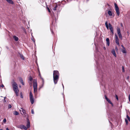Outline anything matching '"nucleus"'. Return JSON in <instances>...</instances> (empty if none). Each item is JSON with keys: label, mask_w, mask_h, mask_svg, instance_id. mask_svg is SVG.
Instances as JSON below:
<instances>
[{"label": "nucleus", "mask_w": 130, "mask_h": 130, "mask_svg": "<svg viewBox=\"0 0 130 130\" xmlns=\"http://www.w3.org/2000/svg\"><path fill=\"white\" fill-rule=\"evenodd\" d=\"M21 58H22V59H23V60L24 59V57L23 56V55H21Z\"/></svg>", "instance_id": "32"}, {"label": "nucleus", "mask_w": 130, "mask_h": 130, "mask_svg": "<svg viewBox=\"0 0 130 130\" xmlns=\"http://www.w3.org/2000/svg\"><path fill=\"white\" fill-rule=\"evenodd\" d=\"M47 8L48 10V12H50L51 11H50V9H49V8L48 7H47Z\"/></svg>", "instance_id": "30"}, {"label": "nucleus", "mask_w": 130, "mask_h": 130, "mask_svg": "<svg viewBox=\"0 0 130 130\" xmlns=\"http://www.w3.org/2000/svg\"><path fill=\"white\" fill-rule=\"evenodd\" d=\"M7 2L8 3L13 4H14V3L13 2L12 0H6Z\"/></svg>", "instance_id": "17"}, {"label": "nucleus", "mask_w": 130, "mask_h": 130, "mask_svg": "<svg viewBox=\"0 0 130 130\" xmlns=\"http://www.w3.org/2000/svg\"><path fill=\"white\" fill-rule=\"evenodd\" d=\"M41 79L42 80L43 83H44V80H43V79L42 78H41Z\"/></svg>", "instance_id": "43"}, {"label": "nucleus", "mask_w": 130, "mask_h": 130, "mask_svg": "<svg viewBox=\"0 0 130 130\" xmlns=\"http://www.w3.org/2000/svg\"><path fill=\"white\" fill-rule=\"evenodd\" d=\"M118 35L119 37V38L121 39H122V35L121 34V33H118Z\"/></svg>", "instance_id": "19"}, {"label": "nucleus", "mask_w": 130, "mask_h": 130, "mask_svg": "<svg viewBox=\"0 0 130 130\" xmlns=\"http://www.w3.org/2000/svg\"><path fill=\"white\" fill-rule=\"evenodd\" d=\"M3 102L4 103H6V100L5 99H4L3 100Z\"/></svg>", "instance_id": "29"}, {"label": "nucleus", "mask_w": 130, "mask_h": 130, "mask_svg": "<svg viewBox=\"0 0 130 130\" xmlns=\"http://www.w3.org/2000/svg\"><path fill=\"white\" fill-rule=\"evenodd\" d=\"M106 41L107 42V44L108 46L109 45V39L108 38H107L106 39Z\"/></svg>", "instance_id": "15"}, {"label": "nucleus", "mask_w": 130, "mask_h": 130, "mask_svg": "<svg viewBox=\"0 0 130 130\" xmlns=\"http://www.w3.org/2000/svg\"><path fill=\"white\" fill-rule=\"evenodd\" d=\"M126 117L128 121H130V118L129 117L128 115H127Z\"/></svg>", "instance_id": "27"}, {"label": "nucleus", "mask_w": 130, "mask_h": 130, "mask_svg": "<svg viewBox=\"0 0 130 130\" xmlns=\"http://www.w3.org/2000/svg\"><path fill=\"white\" fill-rule=\"evenodd\" d=\"M6 119H4L3 120V122H4V123H5L6 122Z\"/></svg>", "instance_id": "28"}, {"label": "nucleus", "mask_w": 130, "mask_h": 130, "mask_svg": "<svg viewBox=\"0 0 130 130\" xmlns=\"http://www.w3.org/2000/svg\"><path fill=\"white\" fill-rule=\"evenodd\" d=\"M31 35L32 36V37L31 38V39L32 41L35 43V40L34 38L32 36V33L31 34Z\"/></svg>", "instance_id": "20"}, {"label": "nucleus", "mask_w": 130, "mask_h": 130, "mask_svg": "<svg viewBox=\"0 0 130 130\" xmlns=\"http://www.w3.org/2000/svg\"><path fill=\"white\" fill-rule=\"evenodd\" d=\"M62 86H63V88H64V87L63 85V84H62Z\"/></svg>", "instance_id": "46"}, {"label": "nucleus", "mask_w": 130, "mask_h": 130, "mask_svg": "<svg viewBox=\"0 0 130 130\" xmlns=\"http://www.w3.org/2000/svg\"><path fill=\"white\" fill-rule=\"evenodd\" d=\"M14 114L15 115H19V113L16 111H15L14 113Z\"/></svg>", "instance_id": "21"}, {"label": "nucleus", "mask_w": 130, "mask_h": 130, "mask_svg": "<svg viewBox=\"0 0 130 130\" xmlns=\"http://www.w3.org/2000/svg\"><path fill=\"white\" fill-rule=\"evenodd\" d=\"M125 121L126 122V124L127 125L128 124V122L127 120L126 119H125Z\"/></svg>", "instance_id": "25"}, {"label": "nucleus", "mask_w": 130, "mask_h": 130, "mask_svg": "<svg viewBox=\"0 0 130 130\" xmlns=\"http://www.w3.org/2000/svg\"><path fill=\"white\" fill-rule=\"evenodd\" d=\"M129 78V76H128L127 77V80H128Z\"/></svg>", "instance_id": "41"}, {"label": "nucleus", "mask_w": 130, "mask_h": 130, "mask_svg": "<svg viewBox=\"0 0 130 130\" xmlns=\"http://www.w3.org/2000/svg\"><path fill=\"white\" fill-rule=\"evenodd\" d=\"M121 46L123 48V49H125V48L124 47V46L122 45H121Z\"/></svg>", "instance_id": "40"}, {"label": "nucleus", "mask_w": 130, "mask_h": 130, "mask_svg": "<svg viewBox=\"0 0 130 130\" xmlns=\"http://www.w3.org/2000/svg\"><path fill=\"white\" fill-rule=\"evenodd\" d=\"M13 38L15 41H17L19 39L18 38L15 36H13Z\"/></svg>", "instance_id": "16"}, {"label": "nucleus", "mask_w": 130, "mask_h": 130, "mask_svg": "<svg viewBox=\"0 0 130 130\" xmlns=\"http://www.w3.org/2000/svg\"><path fill=\"white\" fill-rule=\"evenodd\" d=\"M122 52L124 53H126L125 48L123 49V50L122 51Z\"/></svg>", "instance_id": "22"}, {"label": "nucleus", "mask_w": 130, "mask_h": 130, "mask_svg": "<svg viewBox=\"0 0 130 130\" xmlns=\"http://www.w3.org/2000/svg\"><path fill=\"white\" fill-rule=\"evenodd\" d=\"M104 49L105 50H106V47H104Z\"/></svg>", "instance_id": "44"}, {"label": "nucleus", "mask_w": 130, "mask_h": 130, "mask_svg": "<svg viewBox=\"0 0 130 130\" xmlns=\"http://www.w3.org/2000/svg\"><path fill=\"white\" fill-rule=\"evenodd\" d=\"M54 8L53 9L54 10H56L57 7V4H54L53 5Z\"/></svg>", "instance_id": "13"}, {"label": "nucleus", "mask_w": 130, "mask_h": 130, "mask_svg": "<svg viewBox=\"0 0 130 130\" xmlns=\"http://www.w3.org/2000/svg\"><path fill=\"white\" fill-rule=\"evenodd\" d=\"M116 97L117 99V100H118V96L117 95H116Z\"/></svg>", "instance_id": "36"}, {"label": "nucleus", "mask_w": 130, "mask_h": 130, "mask_svg": "<svg viewBox=\"0 0 130 130\" xmlns=\"http://www.w3.org/2000/svg\"><path fill=\"white\" fill-rule=\"evenodd\" d=\"M105 99L107 101V102H108V103H109L111 104V105L113 106V104L111 102V101H110V100L107 97L106 95H105Z\"/></svg>", "instance_id": "9"}, {"label": "nucleus", "mask_w": 130, "mask_h": 130, "mask_svg": "<svg viewBox=\"0 0 130 130\" xmlns=\"http://www.w3.org/2000/svg\"><path fill=\"white\" fill-rule=\"evenodd\" d=\"M20 128L21 129H24L25 130L27 129V128H26V127L24 125H21L20 126Z\"/></svg>", "instance_id": "8"}, {"label": "nucleus", "mask_w": 130, "mask_h": 130, "mask_svg": "<svg viewBox=\"0 0 130 130\" xmlns=\"http://www.w3.org/2000/svg\"><path fill=\"white\" fill-rule=\"evenodd\" d=\"M29 80L30 81H31L32 80V78L31 76H30L29 78Z\"/></svg>", "instance_id": "26"}, {"label": "nucleus", "mask_w": 130, "mask_h": 130, "mask_svg": "<svg viewBox=\"0 0 130 130\" xmlns=\"http://www.w3.org/2000/svg\"><path fill=\"white\" fill-rule=\"evenodd\" d=\"M115 10L116 12V13L117 15L118 16L120 15V12L119 11V8L117 4L116 3H115Z\"/></svg>", "instance_id": "5"}, {"label": "nucleus", "mask_w": 130, "mask_h": 130, "mask_svg": "<svg viewBox=\"0 0 130 130\" xmlns=\"http://www.w3.org/2000/svg\"><path fill=\"white\" fill-rule=\"evenodd\" d=\"M20 110V111H21V110Z\"/></svg>", "instance_id": "48"}, {"label": "nucleus", "mask_w": 130, "mask_h": 130, "mask_svg": "<svg viewBox=\"0 0 130 130\" xmlns=\"http://www.w3.org/2000/svg\"><path fill=\"white\" fill-rule=\"evenodd\" d=\"M27 124L26 125V128H27V129L29 128L30 127V123L29 122V121L28 120L27 121Z\"/></svg>", "instance_id": "11"}, {"label": "nucleus", "mask_w": 130, "mask_h": 130, "mask_svg": "<svg viewBox=\"0 0 130 130\" xmlns=\"http://www.w3.org/2000/svg\"><path fill=\"white\" fill-rule=\"evenodd\" d=\"M1 121V119H0V121Z\"/></svg>", "instance_id": "50"}, {"label": "nucleus", "mask_w": 130, "mask_h": 130, "mask_svg": "<svg viewBox=\"0 0 130 130\" xmlns=\"http://www.w3.org/2000/svg\"><path fill=\"white\" fill-rule=\"evenodd\" d=\"M0 130H3V129H0Z\"/></svg>", "instance_id": "49"}, {"label": "nucleus", "mask_w": 130, "mask_h": 130, "mask_svg": "<svg viewBox=\"0 0 130 130\" xmlns=\"http://www.w3.org/2000/svg\"><path fill=\"white\" fill-rule=\"evenodd\" d=\"M23 114H24V116L25 117H26V112L25 113H23Z\"/></svg>", "instance_id": "38"}, {"label": "nucleus", "mask_w": 130, "mask_h": 130, "mask_svg": "<svg viewBox=\"0 0 130 130\" xmlns=\"http://www.w3.org/2000/svg\"><path fill=\"white\" fill-rule=\"evenodd\" d=\"M20 97L21 98H23V95L22 93H21L20 94Z\"/></svg>", "instance_id": "34"}, {"label": "nucleus", "mask_w": 130, "mask_h": 130, "mask_svg": "<svg viewBox=\"0 0 130 130\" xmlns=\"http://www.w3.org/2000/svg\"><path fill=\"white\" fill-rule=\"evenodd\" d=\"M6 130H9L8 128H6Z\"/></svg>", "instance_id": "45"}, {"label": "nucleus", "mask_w": 130, "mask_h": 130, "mask_svg": "<svg viewBox=\"0 0 130 130\" xmlns=\"http://www.w3.org/2000/svg\"><path fill=\"white\" fill-rule=\"evenodd\" d=\"M109 28L111 32H113V28L112 27V26L109 23L108 24Z\"/></svg>", "instance_id": "10"}, {"label": "nucleus", "mask_w": 130, "mask_h": 130, "mask_svg": "<svg viewBox=\"0 0 130 130\" xmlns=\"http://www.w3.org/2000/svg\"><path fill=\"white\" fill-rule=\"evenodd\" d=\"M37 84L36 79H35L33 81V87L34 92L35 93H37Z\"/></svg>", "instance_id": "3"}, {"label": "nucleus", "mask_w": 130, "mask_h": 130, "mask_svg": "<svg viewBox=\"0 0 130 130\" xmlns=\"http://www.w3.org/2000/svg\"><path fill=\"white\" fill-rule=\"evenodd\" d=\"M11 107H12V106H11V105H10V104H9V105H8V108H11Z\"/></svg>", "instance_id": "31"}, {"label": "nucleus", "mask_w": 130, "mask_h": 130, "mask_svg": "<svg viewBox=\"0 0 130 130\" xmlns=\"http://www.w3.org/2000/svg\"><path fill=\"white\" fill-rule=\"evenodd\" d=\"M122 71L123 72H124V68L123 67L122 68Z\"/></svg>", "instance_id": "35"}, {"label": "nucleus", "mask_w": 130, "mask_h": 130, "mask_svg": "<svg viewBox=\"0 0 130 130\" xmlns=\"http://www.w3.org/2000/svg\"><path fill=\"white\" fill-rule=\"evenodd\" d=\"M29 98L30 101L32 104H33L34 102V99L32 93L31 91L29 93Z\"/></svg>", "instance_id": "4"}, {"label": "nucleus", "mask_w": 130, "mask_h": 130, "mask_svg": "<svg viewBox=\"0 0 130 130\" xmlns=\"http://www.w3.org/2000/svg\"><path fill=\"white\" fill-rule=\"evenodd\" d=\"M19 80L20 81V82H21V83L23 85H24V82H23V81L22 79L21 78V77H20L19 78Z\"/></svg>", "instance_id": "14"}, {"label": "nucleus", "mask_w": 130, "mask_h": 130, "mask_svg": "<svg viewBox=\"0 0 130 130\" xmlns=\"http://www.w3.org/2000/svg\"><path fill=\"white\" fill-rule=\"evenodd\" d=\"M115 50H116V51H118V48L117 47V46H116L115 47Z\"/></svg>", "instance_id": "37"}, {"label": "nucleus", "mask_w": 130, "mask_h": 130, "mask_svg": "<svg viewBox=\"0 0 130 130\" xmlns=\"http://www.w3.org/2000/svg\"><path fill=\"white\" fill-rule=\"evenodd\" d=\"M31 113L32 114H34V111L33 109H32L31 110Z\"/></svg>", "instance_id": "33"}, {"label": "nucleus", "mask_w": 130, "mask_h": 130, "mask_svg": "<svg viewBox=\"0 0 130 130\" xmlns=\"http://www.w3.org/2000/svg\"><path fill=\"white\" fill-rule=\"evenodd\" d=\"M115 36L116 42L118 45L119 46V43L118 37L116 35H115Z\"/></svg>", "instance_id": "7"}, {"label": "nucleus", "mask_w": 130, "mask_h": 130, "mask_svg": "<svg viewBox=\"0 0 130 130\" xmlns=\"http://www.w3.org/2000/svg\"><path fill=\"white\" fill-rule=\"evenodd\" d=\"M13 89L15 92L16 95L17 96L19 95V90L18 87V85L17 83L14 81V80L13 79L11 82Z\"/></svg>", "instance_id": "1"}, {"label": "nucleus", "mask_w": 130, "mask_h": 130, "mask_svg": "<svg viewBox=\"0 0 130 130\" xmlns=\"http://www.w3.org/2000/svg\"><path fill=\"white\" fill-rule=\"evenodd\" d=\"M105 25L107 28L108 29L109 28V25H108V23L107 21H106L105 23Z\"/></svg>", "instance_id": "18"}, {"label": "nucleus", "mask_w": 130, "mask_h": 130, "mask_svg": "<svg viewBox=\"0 0 130 130\" xmlns=\"http://www.w3.org/2000/svg\"><path fill=\"white\" fill-rule=\"evenodd\" d=\"M128 99L129 101L130 102V94H129V95Z\"/></svg>", "instance_id": "39"}, {"label": "nucleus", "mask_w": 130, "mask_h": 130, "mask_svg": "<svg viewBox=\"0 0 130 130\" xmlns=\"http://www.w3.org/2000/svg\"><path fill=\"white\" fill-rule=\"evenodd\" d=\"M108 13L109 15V16H111L112 18L114 17L115 16V14L113 12H112L110 10H109L108 11Z\"/></svg>", "instance_id": "6"}, {"label": "nucleus", "mask_w": 130, "mask_h": 130, "mask_svg": "<svg viewBox=\"0 0 130 130\" xmlns=\"http://www.w3.org/2000/svg\"><path fill=\"white\" fill-rule=\"evenodd\" d=\"M1 87L3 88L4 87V85H2L1 86Z\"/></svg>", "instance_id": "42"}, {"label": "nucleus", "mask_w": 130, "mask_h": 130, "mask_svg": "<svg viewBox=\"0 0 130 130\" xmlns=\"http://www.w3.org/2000/svg\"><path fill=\"white\" fill-rule=\"evenodd\" d=\"M117 32H121L119 28L117 27Z\"/></svg>", "instance_id": "24"}, {"label": "nucleus", "mask_w": 130, "mask_h": 130, "mask_svg": "<svg viewBox=\"0 0 130 130\" xmlns=\"http://www.w3.org/2000/svg\"><path fill=\"white\" fill-rule=\"evenodd\" d=\"M6 98V97H5L4 98V99H5Z\"/></svg>", "instance_id": "47"}, {"label": "nucleus", "mask_w": 130, "mask_h": 130, "mask_svg": "<svg viewBox=\"0 0 130 130\" xmlns=\"http://www.w3.org/2000/svg\"><path fill=\"white\" fill-rule=\"evenodd\" d=\"M111 52L112 54L113 55L115 56V57H116L117 56L116 54L115 53V50L114 49H113L112 50Z\"/></svg>", "instance_id": "12"}, {"label": "nucleus", "mask_w": 130, "mask_h": 130, "mask_svg": "<svg viewBox=\"0 0 130 130\" xmlns=\"http://www.w3.org/2000/svg\"><path fill=\"white\" fill-rule=\"evenodd\" d=\"M59 74L57 71H54L53 74V80L54 84H57L59 78Z\"/></svg>", "instance_id": "2"}, {"label": "nucleus", "mask_w": 130, "mask_h": 130, "mask_svg": "<svg viewBox=\"0 0 130 130\" xmlns=\"http://www.w3.org/2000/svg\"><path fill=\"white\" fill-rule=\"evenodd\" d=\"M21 109H22V111L23 112V113H25L26 112V110L24 109L21 108Z\"/></svg>", "instance_id": "23"}]
</instances>
